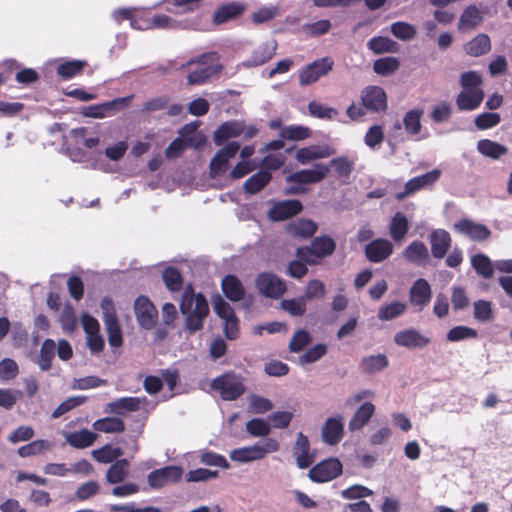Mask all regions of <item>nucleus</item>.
Wrapping results in <instances>:
<instances>
[{
  "label": "nucleus",
  "mask_w": 512,
  "mask_h": 512,
  "mask_svg": "<svg viewBox=\"0 0 512 512\" xmlns=\"http://www.w3.org/2000/svg\"><path fill=\"white\" fill-rule=\"evenodd\" d=\"M180 312L185 317V328L193 334L203 329L204 321L209 314V305L202 293H195L193 285L188 284L184 288Z\"/></svg>",
  "instance_id": "nucleus-1"
},
{
  "label": "nucleus",
  "mask_w": 512,
  "mask_h": 512,
  "mask_svg": "<svg viewBox=\"0 0 512 512\" xmlns=\"http://www.w3.org/2000/svg\"><path fill=\"white\" fill-rule=\"evenodd\" d=\"M336 250V242L329 235L314 237L310 246L297 248L296 257L304 260L308 265H317L323 258L330 257Z\"/></svg>",
  "instance_id": "nucleus-2"
},
{
  "label": "nucleus",
  "mask_w": 512,
  "mask_h": 512,
  "mask_svg": "<svg viewBox=\"0 0 512 512\" xmlns=\"http://www.w3.org/2000/svg\"><path fill=\"white\" fill-rule=\"evenodd\" d=\"M211 388L225 401H234L245 392L242 377L234 372H227L213 379Z\"/></svg>",
  "instance_id": "nucleus-3"
},
{
  "label": "nucleus",
  "mask_w": 512,
  "mask_h": 512,
  "mask_svg": "<svg viewBox=\"0 0 512 512\" xmlns=\"http://www.w3.org/2000/svg\"><path fill=\"white\" fill-rule=\"evenodd\" d=\"M279 450V443L276 439L267 438L263 444H254L252 446L234 449L230 453V458L233 461L240 463H247L256 460H261L266 457L268 453H273Z\"/></svg>",
  "instance_id": "nucleus-4"
},
{
  "label": "nucleus",
  "mask_w": 512,
  "mask_h": 512,
  "mask_svg": "<svg viewBox=\"0 0 512 512\" xmlns=\"http://www.w3.org/2000/svg\"><path fill=\"white\" fill-rule=\"evenodd\" d=\"M218 59L219 56L217 52H208L189 61L188 65L197 63L204 65L205 67L189 73L187 76V83L189 85H200L205 83L212 75L219 73L222 69V66L218 64H211L215 61H218Z\"/></svg>",
  "instance_id": "nucleus-5"
},
{
  "label": "nucleus",
  "mask_w": 512,
  "mask_h": 512,
  "mask_svg": "<svg viewBox=\"0 0 512 512\" xmlns=\"http://www.w3.org/2000/svg\"><path fill=\"white\" fill-rule=\"evenodd\" d=\"M334 61L330 57L317 59L299 70V84L308 86L327 75L333 68Z\"/></svg>",
  "instance_id": "nucleus-6"
},
{
  "label": "nucleus",
  "mask_w": 512,
  "mask_h": 512,
  "mask_svg": "<svg viewBox=\"0 0 512 512\" xmlns=\"http://www.w3.org/2000/svg\"><path fill=\"white\" fill-rule=\"evenodd\" d=\"M255 285L260 294L272 299L282 297L287 290L285 281L270 272L260 273L255 280Z\"/></svg>",
  "instance_id": "nucleus-7"
},
{
  "label": "nucleus",
  "mask_w": 512,
  "mask_h": 512,
  "mask_svg": "<svg viewBox=\"0 0 512 512\" xmlns=\"http://www.w3.org/2000/svg\"><path fill=\"white\" fill-rule=\"evenodd\" d=\"M342 469V463L337 458H329L314 465L308 476L315 483H325L340 476Z\"/></svg>",
  "instance_id": "nucleus-8"
},
{
  "label": "nucleus",
  "mask_w": 512,
  "mask_h": 512,
  "mask_svg": "<svg viewBox=\"0 0 512 512\" xmlns=\"http://www.w3.org/2000/svg\"><path fill=\"white\" fill-rule=\"evenodd\" d=\"M133 95L118 97L111 101L90 105L83 109V115L90 118H104L115 114L117 111L128 107L133 99Z\"/></svg>",
  "instance_id": "nucleus-9"
},
{
  "label": "nucleus",
  "mask_w": 512,
  "mask_h": 512,
  "mask_svg": "<svg viewBox=\"0 0 512 512\" xmlns=\"http://www.w3.org/2000/svg\"><path fill=\"white\" fill-rule=\"evenodd\" d=\"M134 312L140 327L151 330L155 327L158 319V311L152 301L144 295L136 298Z\"/></svg>",
  "instance_id": "nucleus-10"
},
{
  "label": "nucleus",
  "mask_w": 512,
  "mask_h": 512,
  "mask_svg": "<svg viewBox=\"0 0 512 512\" xmlns=\"http://www.w3.org/2000/svg\"><path fill=\"white\" fill-rule=\"evenodd\" d=\"M441 175L442 171L435 168L423 175L408 180L404 190L396 194V199L401 201L421 189L432 187L440 179Z\"/></svg>",
  "instance_id": "nucleus-11"
},
{
  "label": "nucleus",
  "mask_w": 512,
  "mask_h": 512,
  "mask_svg": "<svg viewBox=\"0 0 512 512\" xmlns=\"http://www.w3.org/2000/svg\"><path fill=\"white\" fill-rule=\"evenodd\" d=\"M183 474L179 466L169 465L149 473L147 480L151 488L160 489L169 483L178 482Z\"/></svg>",
  "instance_id": "nucleus-12"
},
{
  "label": "nucleus",
  "mask_w": 512,
  "mask_h": 512,
  "mask_svg": "<svg viewBox=\"0 0 512 512\" xmlns=\"http://www.w3.org/2000/svg\"><path fill=\"white\" fill-rule=\"evenodd\" d=\"M239 149L240 144L235 141L229 142L226 146L219 149L210 162V175L216 177L226 172L229 160L235 157Z\"/></svg>",
  "instance_id": "nucleus-13"
},
{
  "label": "nucleus",
  "mask_w": 512,
  "mask_h": 512,
  "mask_svg": "<svg viewBox=\"0 0 512 512\" xmlns=\"http://www.w3.org/2000/svg\"><path fill=\"white\" fill-rule=\"evenodd\" d=\"M394 342L400 347L413 350L425 348L431 343V339L414 328H407L394 335Z\"/></svg>",
  "instance_id": "nucleus-14"
},
{
  "label": "nucleus",
  "mask_w": 512,
  "mask_h": 512,
  "mask_svg": "<svg viewBox=\"0 0 512 512\" xmlns=\"http://www.w3.org/2000/svg\"><path fill=\"white\" fill-rule=\"evenodd\" d=\"M363 106L372 112L385 111L387 109V95L379 86H367L361 93Z\"/></svg>",
  "instance_id": "nucleus-15"
},
{
  "label": "nucleus",
  "mask_w": 512,
  "mask_h": 512,
  "mask_svg": "<svg viewBox=\"0 0 512 512\" xmlns=\"http://www.w3.org/2000/svg\"><path fill=\"white\" fill-rule=\"evenodd\" d=\"M329 174V166L316 163L313 169H303L288 176L289 182L297 184H313L321 182Z\"/></svg>",
  "instance_id": "nucleus-16"
},
{
  "label": "nucleus",
  "mask_w": 512,
  "mask_h": 512,
  "mask_svg": "<svg viewBox=\"0 0 512 512\" xmlns=\"http://www.w3.org/2000/svg\"><path fill=\"white\" fill-rule=\"evenodd\" d=\"M454 229L473 241H485L491 236V231L486 225L476 223L467 218H462L457 221L454 224Z\"/></svg>",
  "instance_id": "nucleus-17"
},
{
  "label": "nucleus",
  "mask_w": 512,
  "mask_h": 512,
  "mask_svg": "<svg viewBox=\"0 0 512 512\" xmlns=\"http://www.w3.org/2000/svg\"><path fill=\"white\" fill-rule=\"evenodd\" d=\"M432 298V290L429 282L424 278L417 279L409 290V302L412 306L422 311Z\"/></svg>",
  "instance_id": "nucleus-18"
},
{
  "label": "nucleus",
  "mask_w": 512,
  "mask_h": 512,
  "mask_svg": "<svg viewBox=\"0 0 512 512\" xmlns=\"http://www.w3.org/2000/svg\"><path fill=\"white\" fill-rule=\"evenodd\" d=\"M368 261L372 263H380L388 259L393 253V244L383 238H377L370 241L364 250Z\"/></svg>",
  "instance_id": "nucleus-19"
},
{
  "label": "nucleus",
  "mask_w": 512,
  "mask_h": 512,
  "mask_svg": "<svg viewBox=\"0 0 512 512\" xmlns=\"http://www.w3.org/2000/svg\"><path fill=\"white\" fill-rule=\"evenodd\" d=\"M302 203L296 199L284 200L275 203L269 210V218L273 221L287 220L302 211Z\"/></svg>",
  "instance_id": "nucleus-20"
},
{
  "label": "nucleus",
  "mask_w": 512,
  "mask_h": 512,
  "mask_svg": "<svg viewBox=\"0 0 512 512\" xmlns=\"http://www.w3.org/2000/svg\"><path fill=\"white\" fill-rule=\"evenodd\" d=\"M432 256L442 259L449 251L452 243L450 234L444 229H435L429 235Z\"/></svg>",
  "instance_id": "nucleus-21"
},
{
  "label": "nucleus",
  "mask_w": 512,
  "mask_h": 512,
  "mask_svg": "<svg viewBox=\"0 0 512 512\" xmlns=\"http://www.w3.org/2000/svg\"><path fill=\"white\" fill-rule=\"evenodd\" d=\"M344 436V424L342 416L330 417L322 427L323 441L329 445L338 444Z\"/></svg>",
  "instance_id": "nucleus-22"
},
{
  "label": "nucleus",
  "mask_w": 512,
  "mask_h": 512,
  "mask_svg": "<svg viewBox=\"0 0 512 512\" xmlns=\"http://www.w3.org/2000/svg\"><path fill=\"white\" fill-rule=\"evenodd\" d=\"M483 99V89H463L456 97V104L460 111H472L480 106Z\"/></svg>",
  "instance_id": "nucleus-23"
},
{
  "label": "nucleus",
  "mask_w": 512,
  "mask_h": 512,
  "mask_svg": "<svg viewBox=\"0 0 512 512\" xmlns=\"http://www.w3.org/2000/svg\"><path fill=\"white\" fill-rule=\"evenodd\" d=\"M403 256L409 263L417 266H425L430 261L429 251L421 241H413L403 251Z\"/></svg>",
  "instance_id": "nucleus-24"
},
{
  "label": "nucleus",
  "mask_w": 512,
  "mask_h": 512,
  "mask_svg": "<svg viewBox=\"0 0 512 512\" xmlns=\"http://www.w3.org/2000/svg\"><path fill=\"white\" fill-rule=\"evenodd\" d=\"M375 413V405L372 402H364L355 411L349 420L348 429L351 432L362 430L371 420Z\"/></svg>",
  "instance_id": "nucleus-25"
},
{
  "label": "nucleus",
  "mask_w": 512,
  "mask_h": 512,
  "mask_svg": "<svg viewBox=\"0 0 512 512\" xmlns=\"http://www.w3.org/2000/svg\"><path fill=\"white\" fill-rule=\"evenodd\" d=\"M334 154L329 146L310 145L297 150L296 160L301 164H308L317 159L328 158Z\"/></svg>",
  "instance_id": "nucleus-26"
},
{
  "label": "nucleus",
  "mask_w": 512,
  "mask_h": 512,
  "mask_svg": "<svg viewBox=\"0 0 512 512\" xmlns=\"http://www.w3.org/2000/svg\"><path fill=\"white\" fill-rule=\"evenodd\" d=\"M221 289L223 294L232 302L242 300L245 295L242 282L233 274H228L222 279Z\"/></svg>",
  "instance_id": "nucleus-27"
},
{
  "label": "nucleus",
  "mask_w": 512,
  "mask_h": 512,
  "mask_svg": "<svg viewBox=\"0 0 512 512\" xmlns=\"http://www.w3.org/2000/svg\"><path fill=\"white\" fill-rule=\"evenodd\" d=\"M246 6L240 2H230L220 6L213 15L215 24H223L230 20L236 19L243 14Z\"/></svg>",
  "instance_id": "nucleus-28"
},
{
  "label": "nucleus",
  "mask_w": 512,
  "mask_h": 512,
  "mask_svg": "<svg viewBox=\"0 0 512 512\" xmlns=\"http://www.w3.org/2000/svg\"><path fill=\"white\" fill-rule=\"evenodd\" d=\"M244 131V123L241 121H227L222 123L214 132V141L222 145L230 138L240 136Z\"/></svg>",
  "instance_id": "nucleus-29"
},
{
  "label": "nucleus",
  "mask_w": 512,
  "mask_h": 512,
  "mask_svg": "<svg viewBox=\"0 0 512 512\" xmlns=\"http://www.w3.org/2000/svg\"><path fill=\"white\" fill-rule=\"evenodd\" d=\"M491 39L485 33H479L464 45V51L471 57H480L490 52Z\"/></svg>",
  "instance_id": "nucleus-30"
},
{
  "label": "nucleus",
  "mask_w": 512,
  "mask_h": 512,
  "mask_svg": "<svg viewBox=\"0 0 512 512\" xmlns=\"http://www.w3.org/2000/svg\"><path fill=\"white\" fill-rule=\"evenodd\" d=\"M483 22V16L475 5L467 6L458 22V30L461 32L473 30Z\"/></svg>",
  "instance_id": "nucleus-31"
},
{
  "label": "nucleus",
  "mask_w": 512,
  "mask_h": 512,
  "mask_svg": "<svg viewBox=\"0 0 512 512\" xmlns=\"http://www.w3.org/2000/svg\"><path fill=\"white\" fill-rule=\"evenodd\" d=\"M271 179L272 175L269 171L260 170L244 182L243 190L247 194L254 195L267 186Z\"/></svg>",
  "instance_id": "nucleus-32"
},
{
  "label": "nucleus",
  "mask_w": 512,
  "mask_h": 512,
  "mask_svg": "<svg viewBox=\"0 0 512 512\" xmlns=\"http://www.w3.org/2000/svg\"><path fill=\"white\" fill-rule=\"evenodd\" d=\"M97 434L84 428L80 431L68 433L66 435L67 443L76 449L90 447L96 440Z\"/></svg>",
  "instance_id": "nucleus-33"
},
{
  "label": "nucleus",
  "mask_w": 512,
  "mask_h": 512,
  "mask_svg": "<svg viewBox=\"0 0 512 512\" xmlns=\"http://www.w3.org/2000/svg\"><path fill=\"white\" fill-rule=\"evenodd\" d=\"M142 400L138 397H122L113 402L108 403L109 412L123 415L126 412L138 411Z\"/></svg>",
  "instance_id": "nucleus-34"
},
{
  "label": "nucleus",
  "mask_w": 512,
  "mask_h": 512,
  "mask_svg": "<svg viewBox=\"0 0 512 512\" xmlns=\"http://www.w3.org/2000/svg\"><path fill=\"white\" fill-rule=\"evenodd\" d=\"M318 229L317 224L309 219H297L288 225V232L294 237L310 238Z\"/></svg>",
  "instance_id": "nucleus-35"
},
{
  "label": "nucleus",
  "mask_w": 512,
  "mask_h": 512,
  "mask_svg": "<svg viewBox=\"0 0 512 512\" xmlns=\"http://www.w3.org/2000/svg\"><path fill=\"white\" fill-rule=\"evenodd\" d=\"M389 365L388 358L385 354H377L365 356L362 358L359 369L366 374L380 372Z\"/></svg>",
  "instance_id": "nucleus-36"
},
{
  "label": "nucleus",
  "mask_w": 512,
  "mask_h": 512,
  "mask_svg": "<svg viewBox=\"0 0 512 512\" xmlns=\"http://www.w3.org/2000/svg\"><path fill=\"white\" fill-rule=\"evenodd\" d=\"M409 230V223H408V220H407V217L401 213V212H397L391 222H390V226H389V231H390V235L392 237V239L395 241V242H399L401 240H403L407 234Z\"/></svg>",
  "instance_id": "nucleus-37"
},
{
  "label": "nucleus",
  "mask_w": 512,
  "mask_h": 512,
  "mask_svg": "<svg viewBox=\"0 0 512 512\" xmlns=\"http://www.w3.org/2000/svg\"><path fill=\"white\" fill-rule=\"evenodd\" d=\"M93 428L103 433H122L126 429L124 421L117 417L98 419L93 423Z\"/></svg>",
  "instance_id": "nucleus-38"
},
{
  "label": "nucleus",
  "mask_w": 512,
  "mask_h": 512,
  "mask_svg": "<svg viewBox=\"0 0 512 512\" xmlns=\"http://www.w3.org/2000/svg\"><path fill=\"white\" fill-rule=\"evenodd\" d=\"M162 279L166 288L171 292H179L183 288V277L176 267H166L162 272Z\"/></svg>",
  "instance_id": "nucleus-39"
},
{
  "label": "nucleus",
  "mask_w": 512,
  "mask_h": 512,
  "mask_svg": "<svg viewBox=\"0 0 512 512\" xmlns=\"http://www.w3.org/2000/svg\"><path fill=\"white\" fill-rule=\"evenodd\" d=\"M477 150L482 155L492 159H498L502 155H505L508 151L507 147H505L504 145L489 139H482L478 141Z\"/></svg>",
  "instance_id": "nucleus-40"
},
{
  "label": "nucleus",
  "mask_w": 512,
  "mask_h": 512,
  "mask_svg": "<svg viewBox=\"0 0 512 512\" xmlns=\"http://www.w3.org/2000/svg\"><path fill=\"white\" fill-rule=\"evenodd\" d=\"M129 462L127 459L116 460L106 473V480L110 484L122 482L128 474Z\"/></svg>",
  "instance_id": "nucleus-41"
},
{
  "label": "nucleus",
  "mask_w": 512,
  "mask_h": 512,
  "mask_svg": "<svg viewBox=\"0 0 512 512\" xmlns=\"http://www.w3.org/2000/svg\"><path fill=\"white\" fill-rule=\"evenodd\" d=\"M423 115V109H412L406 112L403 118V124L405 131L408 135L414 136L420 133L421 117Z\"/></svg>",
  "instance_id": "nucleus-42"
},
{
  "label": "nucleus",
  "mask_w": 512,
  "mask_h": 512,
  "mask_svg": "<svg viewBox=\"0 0 512 512\" xmlns=\"http://www.w3.org/2000/svg\"><path fill=\"white\" fill-rule=\"evenodd\" d=\"M471 265L477 274L485 279H490L494 274L493 264L485 254L479 253L474 255L471 258Z\"/></svg>",
  "instance_id": "nucleus-43"
},
{
  "label": "nucleus",
  "mask_w": 512,
  "mask_h": 512,
  "mask_svg": "<svg viewBox=\"0 0 512 512\" xmlns=\"http://www.w3.org/2000/svg\"><path fill=\"white\" fill-rule=\"evenodd\" d=\"M52 448V443L48 440L38 439L18 448V455L22 458L30 457L48 451Z\"/></svg>",
  "instance_id": "nucleus-44"
},
{
  "label": "nucleus",
  "mask_w": 512,
  "mask_h": 512,
  "mask_svg": "<svg viewBox=\"0 0 512 512\" xmlns=\"http://www.w3.org/2000/svg\"><path fill=\"white\" fill-rule=\"evenodd\" d=\"M104 322L108 335V342L112 347H120L123 343L122 330L118 318H109Z\"/></svg>",
  "instance_id": "nucleus-45"
},
{
  "label": "nucleus",
  "mask_w": 512,
  "mask_h": 512,
  "mask_svg": "<svg viewBox=\"0 0 512 512\" xmlns=\"http://www.w3.org/2000/svg\"><path fill=\"white\" fill-rule=\"evenodd\" d=\"M86 64L85 61L81 60L66 61L57 67V74L63 79H71L81 74Z\"/></svg>",
  "instance_id": "nucleus-46"
},
{
  "label": "nucleus",
  "mask_w": 512,
  "mask_h": 512,
  "mask_svg": "<svg viewBox=\"0 0 512 512\" xmlns=\"http://www.w3.org/2000/svg\"><path fill=\"white\" fill-rule=\"evenodd\" d=\"M406 308L405 303L395 301L381 306L378 310L377 316L382 321H389L404 314Z\"/></svg>",
  "instance_id": "nucleus-47"
},
{
  "label": "nucleus",
  "mask_w": 512,
  "mask_h": 512,
  "mask_svg": "<svg viewBox=\"0 0 512 512\" xmlns=\"http://www.w3.org/2000/svg\"><path fill=\"white\" fill-rule=\"evenodd\" d=\"M280 136L285 140L301 141L311 136V130L302 125H289L282 128Z\"/></svg>",
  "instance_id": "nucleus-48"
},
{
  "label": "nucleus",
  "mask_w": 512,
  "mask_h": 512,
  "mask_svg": "<svg viewBox=\"0 0 512 512\" xmlns=\"http://www.w3.org/2000/svg\"><path fill=\"white\" fill-rule=\"evenodd\" d=\"M56 351V344L52 339H45L40 349L39 366L42 370H49Z\"/></svg>",
  "instance_id": "nucleus-49"
},
{
  "label": "nucleus",
  "mask_w": 512,
  "mask_h": 512,
  "mask_svg": "<svg viewBox=\"0 0 512 512\" xmlns=\"http://www.w3.org/2000/svg\"><path fill=\"white\" fill-rule=\"evenodd\" d=\"M391 33L400 40L409 41L416 36V29L412 24L398 21L391 25Z\"/></svg>",
  "instance_id": "nucleus-50"
},
{
  "label": "nucleus",
  "mask_w": 512,
  "mask_h": 512,
  "mask_svg": "<svg viewBox=\"0 0 512 512\" xmlns=\"http://www.w3.org/2000/svg\"><path fill=\"white\" fill-rule=\"evenodd\" d=\"M473 316L480 322L491 321L494 318L492 303L487 300H477L473 304Z\"/></svg>",
  "instance_id": "nucleus-51"
},
{
  "label": "nucleus",
  "mask_w": 512,
  "mask_h": 512,
  "mask_svg": "<svg viewBox=\"0 0 512 512\" xmlns=\"http://www.w3.org/2000/svg\"><path fill=\"white\" fill-rule=\"evenodd\" d=\"M308 111L311 116L326 120H332L338 115V111L335 108L327 107L316 101L308 104Z\"/></svg>",
  "instance_id": "nucleus-52"
},
{
  "label": "nucleus",
  "mask_w": 512,
  "mask_h": 512,
  "mask_svg": "<svg viewBox=\"0 0 512 512\" xmlns=\"http://www.w3.org/2000/svg\"><path fill=\"white\" fill-rule=\"evenodd\" d=\"M87 400L86 396H74L63 401L58 407L52 412L51 418L57 419L72 409L84 404Z\"/></svg>",
  "instance_id": "nucleus-53"
},
{
  "label": "nucleus",
  "mask_w": 512,
  "mask_h": 512,
  "mask_svg": "<svg viewBox=\"0 0 512 512\" xmlns=\"http://www.w3.org/2000/svg\"><path fill=\"white\" fill-rule=\"evenodd\" d=\"M94 459L100 463H111L122 455L120 448H113L110 445H105L100 449L92 452Z\"/></svg>",
  "instance_id": "nucleus-54"
},
{
  "label": "nucleus",
  "mask_w": 512,
  "mask_h": 512,
  "mask_svg": "<svg viewBox=\"0 0 512 512\" xmlns=\"http://www.w3.org/2000/svg\"><path fill=\"white\" fill-rule=\"evenodd\" d=\"M246 431L253 437H265L269 435L271 428L264 419L253 418L246 423Z\"/></svg>",
  "instance_id": "nucleus-55"
},
{
  "label": "nucleus",
  "mask_w": 512,
  "mask_h": 512,
  "mask_svg": "<svg viewBox=\"0 0 512 512\" xmlns=\"http://www.w3.org/2000/svg\"><path fill=\"white\" fill-rule=\"evenodd\" d=\"M477 336L478 333L475 329L468 326L459 325L451 328L448 331L446 338L450 342H458L469 338H476Z\"/></svg>",
  "instance_id": "nucleus-56"
},
{
  "label": "nucleus",
  "mask_w": 512,
  "mask_h": 512,
  "mask_svg": "<svg viewBox=\"0 0 512 512\" xmlns=\"http://www.w3.org/2000/svg\"><path fill=\"white\" fill-rule=\"evenodd\" d=\"M399 68V61L394 57L377 59L373 64L374 71L383 76L394 73Z\"/></svg>",
  "instance_id": "nucleus-57"
},
{
  "label": "nucleus",
  "mask_w": 512,
  "mask_h": 512,
  "mask_svg": "<svg viewBox=\"0 0 512 512\" xmlns=\"http://www.w3.org/2000/svg\"><path fill=\"white\" fill-rule=\"evenodd\" d=\"M329 168L332 167L339 178L347 179L353 170V162L347 157H337L330 161Z\"/></svg>",
  "instance_id": "nucleus-58"
},
{
  "label": "nucleus",
  "mask_w": 512,
  "mask_h": 512,
  "mask_svg": "<svg viewBox=\"0 0 512 512\" xmlns=\"http://www.w3.org/2000/svg\"><path fill=\"white\" fill-rule=\"evenodd\" d=\"M327 351L328 348L326 344H316L300 356L299 363L302 365L314 363L326 355Z\"/></svg>",
  "instance_id": "nucleus-59"
},
{
  "label": "nucleus",
  "mask_w": 512,
  "mask_h": 512,
  "mask_svg": "<svg viewBox=\"0 0 512 512\" xmlns=\"http://www.w3.org/2000/svg\"><path fill=\"white\" fill-rule=\"evenodd\" d=\"M501 121V117L498 113L495 112H485L479 114L475 120V126L479 130H487L492 127L497 126Z\"/></svg>",
  "instance_id": "nucleus-60"
},
{
  "label": "nucleus",
  "mask_w": 512,
  "mask_h": 512,
  "mask_svg": "<svg viewBox=\"0 0 512 512\" xmlns=\"http://www.w3.org/2000/svg\"><path fill=\"white\" fill-rule=\"evenodd\" d=\"M368 47L376 54H382L393 51L395 42L387 37H373L368 42Z\"/></svg>",
  "instance_id": "nucleus-61"
},
{
  "label": "nucleus",
  "mask_w": 512,
  "mask_h": 512,
  "mask_svg": "<svg viewBox=\"0 0 512 512\" xmlns=\"http://www.w3.org/2000/svg\"><path fill=\"white\" fill-rule=\"evenodd\" d=\"M200 462L207 466H215L222 469H228L230 467V464L223 455L212 451L202 452L200 455Z\"/></svg>",
  "instance_id": "nucleus-62"
},
{
  "label": "nucleus",
  "mask_w": 512,
  "mask_h": 512,
  "mask_svg": "<svg viewBox=\"0 0 512 512\" xmlns=\"http://www.w3.org/2000/svg\"><path fill=\"white\" fill-rule=\"evenodd\" d=\"M273 51L268 46H261L256 49L251 57L247 60V66H261L273 57Z\"/></svg>",
  "instance_id": "nucleus-63"
},
{
  "label": "nucleus",
  "mask_w": 512,
  "mask_h": 512,
  "mask_svg": "<svg viewBox=\"0 0 512 512\" xmlns=\"http://www.w3.org/2000/svg\"><path fill=\"white\" fill-rule=\"evenodd\" d=\"M278 13L279 8L277 6H263L252 14L251 19L255 24H263L274 19Z\"/></svg>",
  "instance_id": "nucleus-64"
}]
</instances>
